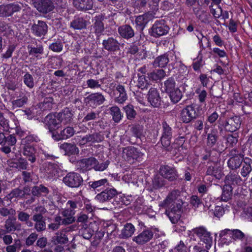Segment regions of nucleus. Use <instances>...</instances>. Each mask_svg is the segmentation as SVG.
<instances>
[{"label": "nucleus", "instance_id": "nucleus-19", "mask_svg": "<svg viewBox=\"0 0 252 252\" xmlns=\"http://www.w3.org/2000/svg\"><path fill=\"white\" fill-rule=\"evenodd\" d=\"M119 43L113 37H109L102 42L103 48L108 51H116L119 49Z\"/></svg>", "mask_w": 252, "mask_h": 252}, {"label": "nucleus", "instance_id": "nucleus-20", "mask_svg": "<svg viewBox=\"0 0 252 252\" xmlns=\"http://www.w3.org/2000/svg\"><path fill=\"white\" fill-rule=\"evenodd\" d=\"M116 190L111 189H106L96 196V198L100 202H104L112 199L116 194Z\"/></svg>", "mask_w": 252, "mask_h": 252}, {"label": "nucleus", "instance_id": "nucleus-35", "mask_svg": "<svg viewBox=\"0 0 252 252\" xmlns=\"http://www.w3.org/2000/svg\"><path fill=\"white\" fill-rule=\"evenodd\" d=\"M110 114L113 120L117 123H119L123 117V114L118 106H112L109 108Z\"/></svg>", "mask_w": 252, "mask_h": 252}, {"label": "nucleus", "instance_id": "nucleus-59", "mask_svg": "<svg viewBox=\"0 0 252 252\" xmlns=\"http://www.w3.org/2000/svg\"><path fill=\"white\" fill-rule=\"evenodd\" d=\"M231 238L234 240H242L245 237L244 233L239 229H232Z\"/></svg>", "mask_w": 252, "mask_h": 252}, {"label": "nucleus", "instance_id": "nucleus-40", "mask_svg": "<svg viewBox=\"0 0 252 252\" xmlns=\"http://www.w3.org/2000/svg\"><path fill=\"white\" fill-rule=\"evenodd\" d=\"M165 75V72L163 69H157L148 73L149 78L153 81H156L163 79Z\"/></svg>", "mask_w": 252, "mask_h": 252}, {"label": "nucleus", "instance_id": "nucleus-47", "mask_svg": "<svg viewBox=\"0 0 252 252\" xmlns=\"http://www.w3.org/2000/svg\"><path fill=\"white\" fill-rule=\"evenodd\" d=\"M171 101L174 103L178 102L182 98V94L178 88L168 93Z\"/></svg>", "mask_w": 252, "mask_h": 252}, {"label": "nucleus", "instance_id": "nucleus-3", "mask_svg": "<svg viewBox=\"0 0 252 252\" xmlns=\"http://www.w3.org/2000/svg\"><path fill=\"white\" fill-rule=\"evenodd\" d=\"M198 115L197 108L194 104L187 106L181 112V120L185 123H189L196 119Z\"/></svg>", "mask_w": 252, "mask_h": 252}, {"label": "nucleus", "instance_id": "nucleus-4", "mask_svg": "<svg viewBox=\"0 0 252 252\" xmlns=\"http://www.w3.org/2000/svg\"><path fill=\"white\" fill-rule=\"evenodd\" d=\"M83 181L80 174L74 172L68 173L63 179V183L70 188H78L82 184Z\"/></svg>", "mask_w": 252, "mask_h": 252}, {"label": "nucleus", "instance_id": "nucleus-43", "mask_svg": "<svg viewBox=\"0 0 252 252\" xmlns=\"http://www.w3.org/2000/svg\"><path fill=\"white\" fill-rule=\"evenodd\" d=\"M20 98H17L12 101V106L13 109L20 108L25 105L28 102V97L24 95L23 96H20Z\"/></svg>", "mask_w": 252, "mask_h": 252}, {"label": "nucleus", "instance_id": "nucleus-48", "mask_svg": "<svg viewBox=\"0 0 252 252\" xmlns=\"http://www.w3.org/2000/svg\"><path fill=\"white\" fill-rule=\"evenodd\" d=\"M164 88L165 91L169 93L173 90H175L177 87L176 86V83L174 79L169 78L164 82Z\"/></svg>", "mask_w": 252, "mask_h": 252}, {"label": "nucleus", "instance_id": "nucleus-63", "mask_svg": "<svg viewBox=\"0 0 252 252\" xmlns=\"http://www.w3.org/2000/svg\"><path fill=\"white\" fill-rule=\"evenodd\" d=\"M37 234L36 233H31L26 240V245L27 246L32 245L37 239Z\"/></svg>", "mask_w": 252, "mask_h": 252}, {"label": "nucleus", "instance_id": "nucleus-38", "mask_svg": "<svg viewBox=\"0 0 252 252\" xmlns=\"http://www.w3.org/2000/svg\"><path fill=\"white\" fill-rule=\"evenodd\" d=\"M4 227L7 232H10L19 229L21 227V224L15 221V220L8 219L5 221Z\"/></svg>", "mask_w": 252, "mask_h": 252}, {"label": "nucleus", "instance_id": "nucleus-1", "mask_svg": "<svg viewBox=\"0 0 252 252\" xmlns=\"http://www.w3.org/2000/svg\"><path fill=\"white\" fill-rule=\"evenodd\" d=\"M180 194L179 190H173L160 204L161 206L165 208V214L172 223H177L181 216L183 203L180 198Z\"/></svg>", "mask_w": 252, "mask_h": 252}, {"label": "nucleus", "instance_id": "nucleus-53", "mask_svg": "<svg viewBox=\"0 0 252 252\" xmlns=\"http://www.w3.org/2000/svg\"><path fill=\"white\" fill-rule=\"evenodd\" d=\"M25 194L24 190L20 189H13L11 192L8 194V197L10 199L13 198L22 197Z\"/></svg>", "mask_w": 252, "mask_h": 252}, {"label": "nucleus", "instance_id": "nucleus-36", "mask_svg": "<svg viewBox=\"0 0 252 252\" xmlns=\"http://www.w3.org/2000/svg\"><path fill=\"white\" fill-rule=\"evenodd\" d=\"M32 193L34 196H46L49 193V189L44 186L40 185L38 186L33 187L32 189Z\"/></svg>", "mask_w": 252, "mask_h": 252}, {"label": "nucleus", "instance_id": "nucleus-62", "mask_svg": "<svg viewBox=\"0 0 252 252\" xmlns=\"http://www.w3.org/2000/svg\"><path fill=\"white\" fill-rule=\"evenodd\" d=\"M17 213L18 219L21 222H25L30 219V215L24 211H18Z\"/></svg>", "mask_w": 252, "mask_h": 252}, {"label": "nucleus", "instance_id": "nucleus-17", "mask_svg": "<svg viewBox=\"0 0 252 252\" xmlns=\"http://www.w3.org/2000/svg\"><path fill=\"white\" fill-rule=\"evenodd\" d=\"M153 233L149 230H145L140 233L137 236L134 237L132 239L139 245H142L149 242L153 237Z\"/></svg>", "mask_w": 252, "mask_h": 252}, {"label": "nucleus", "instance_id": "nucleus-55", "mask_svg": "<svg viewBox=\"0 0 252 252\" xmlns=\"http://www.w3.org/2000/svg\"><path fill=\"white\" fill-rule=\"evenodd\" d=\"M94 230L90 227H83L80 230V233L84 238L85 239H89L92 236Z\"/></svg>", "mask_w": 252, "mask_h": 252}, {"label": "nucleus", "instance_id": "nucleus-16", "mask_svg": "<svg viewBox=\"0 0 252 252\" xmlns=\"http://www.w3.org/2000/svg\"><path fill=\"white\" fill-rule=\"evenodd\" d=\"M160 175L170 181H173L177 178L175 169L168 165H162L159 169Z\"/></svg>", "mask_w": 252, "mask_h": 252}, {"label": "nucleus", "instance_id": "nucleus-5", "mask_svg": "<svg viewBox=\"0 0 252 252\" xmlns=\"http://www.w3.org/2000/svg\"><path fill=\"white\" fill-rule=\"evenodd\" d=\"M20 3L13 2L0 5V15L4 17H9L15 13L19 12L23 7Z\"/></svg>", "mask_w": 252, "mask_h": 252}, {"label": "nucleus", "instance_id": "nucleus-57", "mask_svg": "<svg viewBox=\"0 0 252 252\" xmlns=\"http://www.w3.org/2000/svg\"><path fill=\"white\" fill-rule=\"evenodd\" d=\"M81 202L78 200H68L66 203V205L68 208L73 211V213L75 214L76 212V209L80 206Z\"/></svg>", "mask_w": 252, "mask_h": 252}, {"label": "nucleus", "instance_id": "nucleus-7", "mask_svg": "<svg viewBox=\"0 0 252 252\" xmlns=\"http://www.w3.org/2000/svg\"><path fill=\"white\" fill-rule=\"evenodd\" d=\"M142 156V154L133 147H127L124 148L123 150V158L130 163H133L135 159Z\"/></svg>", "mask_w": 252, "mask_h": 252}, {"label": "nucleus", "instance_id": "nucleus-32", "mask_svg": "<svg viewBox=\"0 0 252 252\" xmlns=\"http://www.w3.org/2000/svg\"><path fill=\"white\" fill-rule=\"evenodd\" d=\"M169 61V54H164L156 58L153 65L155 67H165Z\"/></svg>", "mask_w": 252, "mask_h": 252}, {"label": "nucleus", "instance_id": "nucleus-22", "mask_svg": "<svg viewBox=\"0 0 252 252\" xmlns=\"http://www.w3.org/2000/svg\"><path fill=\"white\" fill-rule=\"evenodd\" d=\"M62 125H66L71 122L73 116L70 109L64 108L62 112L57 114Z\"/></svg>", "mask_w": 252, "mask_h": 252}, {"label": "nucleus", "instance_id": "nucleus-9", "mask_svg": "<svg viewBox=\"0 0 252 252\" xmlns=\"http://www.w3.org/2000/svg\"><path fill=\"white\" fill-rule=\"evenodd\" d=\"M152 35L154 37H159L166 34L169 30V28L165 25L164 20L156 21L153 25Z\"/></svg>", "mask_w": 252, "mask_h": 252}, {"label": "nucleus", "instance_id": "nucleus-42", "mask_svg": "<svg viewBox=\"0 0 252 252\" xmlns=\"http://www.w3.org/2000/svg\"><path fill=\"white\" fill-rule=\"evenodd\" d=\"M241 179L240 177L236 174L230 173L225 177L226 183L228 184L237 185L241 184Z\"/></svg>", "mask_w": 252, "mask_h": 252}, {"label": "nucleus", "instance_id": "nucleus-2", "mask_svg": "<svg viewBox=\"0 0 252 252\" xmlns=\"http://www.w3.org/2000/svg\"><path fill=\"white\" fill-rule=\"evenodd\" d=\"M109 164V161L108 160L99 163L94 157L84 158L77 162L78 169L82 171L90 170L93 168L95 171H102L107 168Z\"/></svg>", "mask_w": 252, "mask_h": 252}, {"label": "nucleus", "instance_id": "nucleus-52", "mask_svg": "<svg viewBox=\"0 0 252 252\" xmlns=\"http://www.w3.org/2000/svg\"><path fill=\"white\" fill-rule=\"evenodd\" d=\"M209 9L211 13L216 19L220 18L222 15V8L220 6H218L217 9L214 8L213 3H211L209 5Z\"/></svg>", "mask_w": 252, "mask_h": 252}, {"label": "nucleus", "instance_id": "nucleus-27", "mask_svg": "<svg viewBox=\"0 0 252 252\" xmlns=\"http://www.w3.org/2000/svg\"><path fill=\"white\" fill-rule=\"evenodd\" d=\"M52 242L57 245L58 244H64L68 242V238L65 235V231L63 230L57 232L52 237Z\"/></svg>", "mask_w": 252, "mask_h": 252}, {"label": "nucleus", "instance_id": "nucleus-29", "mask_svg": "<svg viewBox=\"0 0 252 252\" xmlns=\"http://www.w3.org/2000/svg\"><path fill=\"white\" fill-rule=\"evenodd\" d=\"M60 214L64 217L63 220V224H69L75 221V218L73 217L75 214L68 208L62 211Z\"/></svg>", "mask_w": 252, "mask_h": 252}, {"label": "nucleus", "instance_id": "nucleus-64", "mask_svg": "<svg viewBox=\"0 0 252 252\" xmlns=\"http://www.w3.org/2000/svg\"><path fill=\"white\" fill-rule=\"evenodd\" d=\"M5 87L9 90L15 91L18 87V83L15 81L8 80L5 83Z\"/></svg>", "mask_w": 252, "mask_h": 252}, {"label": "nucleus", "instance_id": "nucleus-54", "mask_svg": "<svg viewBox=\"0 0 252 252\" xmlns=\"http://www.w3.org/2000/svg\"><path fill=\"white\" fill-rule=\"evenodd\" d=\"M21 243L19 240H14V243L13 245H8L5 250L6 252H16L17 249H19L21 248Z\"/></svg>", "mask_w": 252, "mask_h": 252}, {"label": "nucleus", "instance_id": "nucleus-11", "mask_svg": "<svg viewBox=\"0 0 252 252\" xmlns=\"http://www.w3.org/2000/svg\"><path fill=\"white\" fill-rule=\"evenodd\" d=\"M241 123L240 118L235 116L228 118L224 124L223 126L225 130L234 132L240 127Z\"/></svg>", "mask_w": 252, "mask_h": 252}, {"label": "nucleus", "instance_id": "nucleus-34", "mask_svg": "<svg viewBox=\"0 0 252 252\" xmlns=\"http://www.w3.org/2000/svg\"><path fill=\"white\" fill-rule=\"evenodd\" d=\"M27 48L29 55L34 57L37 59H41L40 55L43 53V48L42 45H39L36 47L28 45Z\"/></svg>", "mask_w": 252, "mask_h": 252}, {"label": "nucleus", "instance_id": "nucleus-37", "mask_svg": "<svg viewBox=\"0 0 252 252\" xmlns=\"http://www.w3.org/2000/svg\"><path fill=\"white\" fill-rule=\"evenodd\" d=\"M61 148L68 155L77 154L79 151L78 148L75 145L67 143H64L62 144Z\"/></svg>", "mask_w": 252, "mask_h": 252}, {"label": "nucleus", "instance_id": "nucleus-25", "mask_svg": "<svg viewBox=\"0 0 252 252\" xmlns=\"http://www.w3.org/2000/svg\"><path fill=\"white\" fill-rule=\"evenodd\" d=\"M118 32L123 38L128 39L134 35V32L132 28L127 25H125L120 27Z\"/></svg>", "mask_w": 252, "mask_h": 252}, {"label": "nucleus", "instance_id": "nucleus-56", "mask_svg": "<svg viewBox=\"0 0 252 252\" xmlns=\"http://www.w3.org/2000/svg\"><path fill=\"white\" fill-rule=\"evenodd\" d=\"M107 180L103 179L94 182H90L89 183V186L94 189H97L98 188L107 184Z\"/></svg>", "mask_w": 252, "mask_h": 252}, {"label": "nucleus", "instance_id": "nucleus-14", "mask_svg": "<svg viewBox=\"0 0 252 252\" xmlns=\"http://www.w3.org/2000/svg\"><path fill=\"white\" fill-rule=\"evenodd\" d=\"M86 102L90 106H96L102 104L105 98L100 93H96L90 94L85 98Z\"/></svg>", "mask_w": 252, "mask_h": 252}, {"label": "nucleus", "instance_id": "nucleus-49", "mask_svg": "<svg viewBox=\"0 0 252 252\" xmlns=\"http://www.w3.org/2000/svg\"><path fill=\"white\" fill-rule=\"evenodd\" d=\"M124 110L126 114L127 119L132 120L135 118L136 113L131 104H128L125 106Z\"/></svg>", "mask_w": 252, "mask_h": 252}, {"label": "nucleus", "instance_id": "nucleus-18", "mask_svg": "<svg viewBox=\"0 0 252 252\" xmlns=\"http://www.w3.org/2000/svg\"><path fill=\"white\" fill-rule=\"evenodd\" d=\"M32 30L35 35L40 36L46 33L47 26L44 22L38 20L32 26Z\"/></svg>", "mask_w": 252, "mask_h": 252}, {"label": "nucleus", "instance_id": "nucleus-33", "mask_svg": "<svg viewBox=\"0 0 252 252\" xmlns=\"http://www.w3.org/2000/svg\"><path fill=\"white\" fill-rule=\"evenodd\" d=\"M135 227L133 224L127 223L124 225L122 230L121 236L122 238H127L131 237L135 231Z\"/></svg>", "mask_w": 252, "mask_h": 252}, {"label": "nucleus", "instance_id": "nucleus-13", "mask_svg": "<svg viewBox=\"0 0 252 252\" xmlns=\"http://www.w3.org/2000/svg\"><path fill=\"white\" fill-rule=\"evenodd\" d=\"M103 139V137L98 133H94L92 134L86 135L81 137H78V143L80 145H84L88 143L99 142Z\"/></svg>", "mask_w": 252, "mask_h": 252}, {"label": "nucleus", "instance_id": "nucleus-31", "mask_svg": "<svg viewBox=\"0 0 252 252\" xmlns=\"http://www.w3.org/2000/svg\"><path fill=\"white\" fill-rule=\"evenodd\" d=\"M116 91L119 94V95L116 98V101L118 103H123L127 99V94L125 87L122 85H118L116 88Z\"/></svg>", "mask_w": 252, "mask_h": 252}, {"label": "nucleus", "instance_id": "nucleus-12", "mask_svg": "<svg viewBox=\"0 0 252 252\" xmlns=\"http://www.w3.org/2000/svg\"><path fill=\"white\" fill-rule=\"evenodd\" d=\"M147 99L151 106L154 107H158L161 101L159 93L154 88H151L147 94Z\"/></svg>", "mask_w": 252, "mask_h": 252}, {"label": "nucleus", "instance_id": "nucleus-50", "mask_svg": "<svg viewBox=\"0 0 252 252\" xmlns=\"http://www.w3.org/2000/svg\"><path fill=\"white\" fill-rule=\"evenodd\" d=\"M93 30L95 33L97 35L101 33L104 31V28L103 23L99 18H97L95 20V21L93 25Z\"/></svg>", "mask_w": 252, "mask_h": 252}, {"label": "nucleus", "instance_id": "nucleus-44", "mask_svg": "<svg viewBox=\"0 0 252 252\" xmlns=\"http://www.w3.org/2000/svg\"><path fill=\"white\" fill-rule=\"evenodd\" d=\"M39 141L40 139L37 135L29 134L28 132L27 135L22 139L21 142L23 145H28L32 142H38Z\"/></svg>", "mask_w": 252, "mask_h": 252}, {"label": "nucleus", "instance_id": "nucleus-45", "mask_svg": "<svg viewBox=\"0 0 252 252\" xmlns=\"http://www.w3.org/2000/svg\"><path fill=\"white\" fill-rule=\"evenodd\" d=\"M23 80L24 84L29 89H32L34 86V79L32 74L26 72L23 76Z\"/></svg>", "mask_w": 252, "mask_h": 252}, {"label": "nucleus", "instance_id": "nucleus-28", "mask_svg": "<svg viewBox=\"0 0 252 252\" xmlns=\"http://www.w3.org/2000/svg\"><path fill=\"white\" fill-rule=\"evenodd\" d=\"M243 159V158L240 154H237L228 160V166L232 169H237L240 166Z\"/></svg>", "mask_w": 252, "mask_h": 252}, {"label": "nucleus", "instance_id": "nucleus-61", "mask_svg": "<svg viewBox=\"0 0 252 252\" xmlns=\"http://www.w3.org/2000/svg\"><path fill=\"white\" fill-rule=\"evenodd\" d=\"M0 70L2 75L4 77H8L11 74L10 67L7 64H3L0 67Z\"/></svg>", "mask_w": 252, "mask_h": 252}, {"label": "nucleus", "instance_id": "nucleus-24", "mask_svg": "<svg viewBox=\"0 0 252 252\" xmlns=\"http://www.w3.org/2000/svg\"><path fill=\"white\" fill-rule=\"evenodd\" d=\"M32 219L35 222L34 228L38 232L42 231L46 229V223L43 216L33 215Z\"/></svg>", "mask_w": 252, "mask_h": 252}, {"label": "nucleus", "instance_id": "nucleus-15", "mask_svg": "<svg viewBox=\"0 0 252 252\" xmlns=\"http://www.w3.org/2000/svg\"><path fill=\"white\" fill-rule=\"evenodd\" d=\"M45 123L48 126L50 130H54L62 126L58 114L48 115L44 119Z\"/></svg>", "mask_w": 252, "mask_h": 252}, {"label": "nucleus", "instance_id": "nucleus-10", "mask_svg": "<svg viewBox=\"0 0 252 252\" xmlns=\"http://www.w3.org/2000/svg\"><path fill=\"white\" fill-rule=\"evenodd\" d=\"M32 4L39 11L46 13L52 11L53 5L50 0H32Z\"/></svg>", "mask_w": 252, "mask_h": 252}, {"label": "nucleus", "instance_id": "nucleus-60", "mask_svg": "<svg viewBox=\"0 0 252 252\" xmlns=\"http://www.w3.org/2000/svg\"><path fill=\"white\" fill-rule=\"evenodd\" d=\"M15 49V46L13 44L8 45L6 51L1 54V58L3 59H9L12 56V53Z\"/></svg>", "mask_w": 252, "mask_h": 252}, {"label": "nucleus", "instance_id": "nucleus-58", "mask_svg": "<svg viewBox=\"0 0 252 252\" xmlns=\"http://www.w3.org/2000/svg\"><path fill=\"white\" fill-rule=\"evenodd\" d=\"M137 85L139 88H141L142 89L147 87L148 85V82L145 75H142L139 76L137 80Z\"/></svg>", "mask_w": 252, "mask_h": 252}, {"label": "nucleus", "instance_id": "nucleus-26", "mask_svg": "<svg viewBox=\"0 0 252 252\" xmlns=\"http://www.w3.org/2000/svg\"><path fill=\"white\" fill-rule=\"evenodd\" d=\"M23 154L31 162L33 163L35 161V150L32 145H24Z\"/></svg>", "mask_w": 252, "mask_h": 252}, {"label": "nucleus", "instance_id": "nucleus-51", "mask_svg": "<svg viewBox=\"0 0 252 252\" xmlns=\"http://www.w3.org/2000/svg\"><path fill=\"white\" fill-rule=\"evenodd\" d=\"M250 159L247 158H245L244 161V164L241 171V175L243 177L247 176L252 171V167L251 164L250 163Z\"/></svg>", "mask_w": 252, "mask_h": 252}, {"label": "nucleus", "instance_id": "nucleus-46", "mask_svg": "<svg viewBox=\"0 0 252 252\" xmlns=\"http://www.w3.org/2000/svg\"><path fill=\"white\" fill-rule=\"evenodd\" d=\"M75 133V130L73 128L70 126H68L63 129L61 131L60 134V139H66L72 136Z\"/></svg>", "mask_w": 252, "mask_h": 252}, {"label": "nucleus", "instance_id": "nucleus-21", "mask_svg": "<svg viewBox=\"0 0 252 252\" xmlns=\"http://www.w3.org/2000/svg\"><path fill=\"white\" fill-rule=\"evenodd\" d=\"M154 18V16L153 13L148 12L137 17L135 22L137 26H139L141 29H143L147 24Z\"/></svg>", "mask_w": 252, "mask_h": 252}, {"label": "nucleus", "instance_id": "nucleus-8", "mask_svg": "<svg viewBox=\"0 0 252 252\" xmlns=\"http://www.w3.org/2000/svg\"><path fill=\"white\" fill-rule=\"evenodd\" d=\"M162 134L160 141L163 147L167 148L171 144V139L172 137L173 130L172 128L166 122L162 124Z\"/></svg>", "mask_w": 252, "mask_h": 252}, {"label": "nucleus", "instance_id": "nucleus-41", "mask_svg": "<svg viewBox=\"0 0 252 252\" xmlns=\"http://www.w3.org/2000/svg\"><path fill=\"white\" fill-rule=\"evenodd\" d=\"M53 105V98L51 97H47L44 98L43 102L38 104V107L43 111H48L52 109Z\"/></svg>", "mask_w": 252, "mask_h": 252}, {"label": "nucleus", "instance_id": "nucleus-39", "mask_svg": "<svg viewBox=\"0 0 252 252\" xmlns=\"http://www.w3.org/2000/svg\"><path fill=\"white\" fill-rule=\"evenodd\" d=\"M218 131L217 129L213 128L207 135V144L208 146L212 147L216 144L218 139Z\"/></svg>", "mask_w": 252, "mask_h": 252}, {"label": "nucleus", "instance_id": "nucleus-30", "mask_svg": "<svg viewBox=\"0 0 252 252\" xmlns=\"http://www.w3.org/2000/svg\"><path fill=\"white\" fill-rule=\"evenodd\" d=\"M86 26L87 21L80 17L75 18L70 24V27L74 30H81L85 29Z\"/></svg>", "mask_w": 252, "mask_h": 252}, {"label": "nucleus", "instance_id": "nucleus-6", "mask_svg": "<svg viewBox=\"0 0 252 252\" xmlns=\"http://www.w3.org/2000/svg\"><path fill=\"white\" fill-rule=\"evenodd\" d=\"M194 233L199 238L201 241L206 244L205 248L209 250L212 245L213 239L211 233L204 227H199L193 229Z\"/></svg>", "mask_w": 252, "mask_h": 252}, {"label": "nucleus", "instance_id": "nucleus-23", "mask_svg": "<svg viewBox=\"0 0 252 252\" xmlns=\"http://www.w3.org/2000/svg\"><path fill=\"white\" fill-rule=\"evenodd\" d=\"M74 6L78 10H89L93 5L92 0H73Z\"/></svg>", "mask_w": 252, "mask_h": 252}]
</instances>
